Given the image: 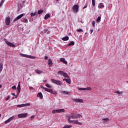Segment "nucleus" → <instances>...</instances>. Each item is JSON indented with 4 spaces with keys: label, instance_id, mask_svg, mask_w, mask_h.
I'll return each instance as SVG.
<instances>
[{
    "label": "nucleus",
    "instance_id": "obj_1",
    "mask_svg": "<svg viewBox=\"0 0 128 128\" xmlns=\"http://www.w3.org/2000/svg\"><path fill=\"white\" fill-rule=\"evenodd\" d=\"M68 120L70 124H79V126H82V122H78V120H70V117L68 118Z\"/></svg>",
    "mask_w": 128,
    "mask_h": 128
},
{
    "label": "nucleus",
    "instance_id": "obj_2",
    "mask_svg": "<svg viewBox=\"0 0 128 128\" xmlns=\"http://www.w3.org/2000/svg\"><path fill=\"white\" fill-rule=\"evenodd\" d=\"M51 82H52V84H56L57 86H62V81L56 80L54 79H51Z\"/></svg>",
    "mask_w": 128,
    "mask_h": 128
},
{
    "label": "nucleus",
    "instance_id": "obj_3",
    "mask_svg": "<svg viewBox=\"0 0 128 128\" xmlns=\"http://www.w3.org/2000/svg\"><path fill=\"white\" fill-rule=\"evenodd\" d=\"M79 6L78 4H74L72 6V12H75V14H78V8H79Z\"/></svg>",
    "mask_w": 128,
    "mask_h": 128
},
{
    "label": "nucleus",
    "instance_id": "obj_4",
    "mask_svg": "<svg viewBox=\"0 0 128 128\" xmlns=\"http://www.w3.org/2000/svg\"><path fill=\"white\" fill-rule=\"evenodd\" d=\"M20 56H22V58H32L33 60L36 58V56L28 55V54H22V53H20Z\"/></svg>",
    "mask_w": 128,
    "mask_h": 128
},
{
    "label": "nucleus",
    "instance_id": "obj_5",
    "mask_svg": "<svg viewBox=\"0 0 128 128\" xmlns=\"http://www.w3.org/2000/svg\"><path fill=\"white\" fill-rule=\"evenodd\" d=\"M4 40L5 41V42L6 43L7 46H11V48H16V45H14V44L8 42V40H7L6 39L4 38Z\"/></svg>",
    "mask_w": 128,
    "mask_h": 128
},
{
    "label": "nucleus",
    "instance_id": "obj_6",
    "mask_svg": "<svg viewBox=\"0 0 128 128\" xmlns=\"http://www.w3.org/2000/svg\"><path fill=\"white\" fill-rule=\"evenodd\" d=\"M42 88L43 90H44L46 92H50L52 94H56V92H54L52 89H48L44 87H43Z\"/></svg>",
    "mask_w": 128,
    "mask_h": 128
},
{
    "label": "nucleus",
    "instance_id": "obj_7",
    "mask_svg": "<svg viewBox=\"0 0 128 128\" xmlns=\"http://www.w3.org/2000/svg\"><path fill=\"white\" fill-rule=\"evenodd\" d=\"M80 116H82V115H80V114H73L70 116V118H72L73 120H74V118H80Z\"/></svg>",
    "mask_w": 128,
    "mask_h": 128
},
{
    "label": "nucleus",
    "instance_id": "obj_8",
    "mask_svg": "<svg viewBox=\"0 0 128 128\" xmlns=\"http://www.w3.org/2000/svg\"><path fill=\"white\" fill-rule=\"evenodd\" d=\"M28 113L20 114H18V118H26V117H28Z\"/></svg>",
    "mask_w": 128,
    "mask_h": 128
},
{
    "label": "nucleus",
    "instance_id": "obj_9",
    "mask_svg": "<svg viewBox=\"0 0 128 128\" xmlns=\"http://www.w3.org/2000/svg\"><path fill=\"white\" fill-rule=\"evenodd\" d=\"M6 26H10V17L8 16L6 19Z\"/></svg>",
    "mask_w": 128,
    "mask_h": 128
},
{
    "label": "nucleus",
    "instance_id": "obj_10",
    "mask_svg": "<svg viewBox=\"0 0 128 128\" xmlns=\"http://www.w3.org/2000/svg\"><path fill=\"white\" fill-rule=\"evenodd\" d=\"M30 104L27 103L26 104H22L17 105L18 108H24V106H30Z\"/></svg>",
    "mask_w": 128,
    "mask_h": 128
},
{
    "label": "nucleus",
    "instance_id": "obj_11",
    "mask_svg": "<svg viewBox=\"0 0 128 128\" xmlns=\"http://www.w3.org/2000/svg\"><path fill=\"white\" fill-rule=\"evenodd\" d=\"M16 117L14 116H12L10 117L8 120H7L6 121L4 122V124H8V122H10L14 118Z\"/></svg>",
    "mask_w": 128,
    "mask_h": 128
},
{
    "label": "nucleus",
    "instance_id": "obj_12",
    "mask_svg": "<svg viewBox=\"0 0 128 128\" xmlns=\"http://www.w3.org/2000/svg\"><path fill=\"white\" fill-rule=\"evenodd\" d=\"M78 90H92V88L90 87H87L86 88H78Z\"/></svg>",
    "mask_w": 128,
    "mask_h": 128
},
{
    "label": "nucleus",
    "instance_id": "obj_13",
    "mask_svg": "<svg viewBox=\"0 0 128 128\" xmlns=\"http://www.w3.org/2000/svg\"><path fill=\"white\" fill-rule=\"evenodd\" d=\"M24 14H21L18 16L16 18H15L14 20V22H16V20H20L21 18H22L24 16Z\"/></svg>",
    "mask_w": 128,
    "mask_h": 128
},
{
    "label": "nucleus",
    "instance_id": "obj_14",
    "mask_svg": "<svg viewBox=\"0 0 128 128\" xmlns=\"http://www.w3.org/2000/svg\"><path fill=\"white\" fill-rule=\"evenodd\" d=\"M74 102H83L84 100L82 99H78L74 98L73 99Z\"/></svg>",
    "mask_w": 128,
    "mask_h": 128
},
{
    "label": "nucleus",
    "instance_id": "obj_15",
    "mask_svg": "<svg viewBox=\"0 0 128 128\" xmlns=\"http://www.w3.org/2000/svg\"><path fill=\"white\" fill-rule=\"evenodd\" d=\"M60 62H64V64H68V62L66 60V59H64V58H60Z\"/></svg>",
    "mask_w": 128,
    "mask_h": 128
},
{
    "label": "nucleus",
    "instance_id": "obj_16",
    "mask_svg": "<svg viewBox=\"0 0 128 128\" xmlns=\"http://www.w3.org/2000/svg\"><path fill=\"white\" fill-rule=\"evenodd\" d=\"M102 120L103 121V124H108V122H109L110 119L108 118H103Z\"/></svg>",
    "mask_w": 128,
    "mask_h": 128
},
{
    "label": "nucleus",
    "instance_id": "obj_17",
    "mask_svg": "<svg viewBox=\"0 0 128 128\" xmlns=\"http://www.w3.org/2000/svg\"><path fill=\"white\" fill-rule=\"evenodd\" d=\"M17 90H18V94H20V82H18V87H17Z\"/></svg>",
    "mask_w": 128,
    "mask_h": 128
},
{
    "label": "nucleus",
    "instance_id": "obj_18",
    "mask_svg": "<svg viewBox=\"0 0 128 128\" xmlns=\"http://www.w3.org/2000/svg\"><path fill=\"white\" fill-rule=\"evenodd\" d=\"M37 97L40 98V100H42V98H43L42 94V92L38 93L37 94Z\"/></svg>",
    "mask_w": 128,
    "mask_h": 128
},
{
    "label": "nucleus",
    "instance_id": "obj_19",
    "mask_svg": "<svg viewBox=\"0 0 128 128\" xmlns=\"http://www.w3.org/2000/svg\"><path fill=\"white\" fill-rule=\"evenodd\" d=\"M35 72H36V74H42V71L38 69H36L35 70Z\"/></svg>",
    "mask_w": 128,
    "mask_h": 128
},
{
    "label": "nucleus",
    "instance_id": "obj_20",
    "mask_svg": "<svg viewBox=\"0 0 128 128\" xmlns=\"http://www.w3.org/2000/svg\"><path fill=\"white\" fill-rule=\"evenodd\" d=\"M21 22H24L25 24H28V19L24 18H22Z\"/></svg>",
    "mask_w": 128,
    "mask_h": 128
},
{
    "label": "nucleus",
    "instance_id": "obj_21",
    "mask_svg": "<svg viewBox=\"0 0 128 128\" xmlns=\"http://www.w3.org/2000/svg\"><path fill=\"white\" fill-rule=\"evenodd\" d=\"M57 112H64V109L62 108V109H59V110H57Z\"/></svg>",
    "mask_w": 128,
    "mask_h": 128
},
{
    "label": "nucleus",
    "instance_id": "obj_22",
    "mask_svg": "<svg viewBox=\"0 0 128 128\" xmlns=\"http://www.w3.org/2000/svg\"><path fill=\"white\" fill-rule=\"evenodd\" d=\"M48 18H50V14H47L45 16H44V20H48Z\"/></svg>",
    "mask_w": 128,
    "mask_h": 128
},
{
    "label": "nucleus",
    "instance_id": "obj_23",
    "mask_svg": "<svg viewBox=\"0 0 128 128\" xmlns=\"http://www.w3.org/2000/svg\"><path fill=\"white\" fill-rule=\"evenodd\" d=\"M48 62L49 66H52V60L49 59Z\"/></svg>",
    "mask_w": 128,
    "mask_h": 128
},
{
    "label": "nucleus",
    "instance_id": "obj_24",
    "mask_svg": "<svg viewBox=\"0 0 128 128\" xmlns=\"http://www.w3.org/2000/svg\"><path fill=\"white\" fill-rule=\"evenodd\" d=\"M98 8H104V6L102 5V3H100L98 6Z\"/></svg>",
    "mask_w": 128,
    "mask_h": 128
},
{
    "label": "nucleus",
    "instance_id": "obj_25",
    "mask_svg": "<svg viewBox=\"0 0 128 128\" xmlns=\"http://www.w3.org/2000/svg\"><path fill=\"white\" fill-rule=\"evenodd\" d=\"M68 36H66L62 38V40L64 41L68 40Z\"/></svg>",
    "mask_w": 128,
    "mask_h": 128
},
{
    "label": "nucleus",
    "instance_id": "obj_26",
    "mask_svg": "<svg viewBox=\"0 0 128 128\" xmlns=\"http://www.w3.org/2000/svg\"><path fill=\"white\" fill-rule=\"evenodd\" d=\"M3 68H4V66H3L2 63H0V74L2 72Z\"/></svg>",
    "mask_w": 128,
    "mask_h": 128
},
{
    "label": "nucleus",
    "instance_id": "obj_27",
    "mask_svg": "<svg viewBox=\"0 0 128 128\" xmlns=\"http://www.w3.org/2000/svg\"><path fill=\"white\" fill-rule=\"evenodd\" d=\"M36 12H32L30 14V16L32 17V16H36Z\"/></svg>",
    "mask_w": 128,
    "mask_h": 128
},
{
    "label": "nucleus",
    "instance_id": "obj_28",
    "mask_svg": "<svg viewBox=\"0 0 128 128\" xmlns=\"http://www.w3.org/2000/svg\"><path fill=\"white\" fill-rule=\"evenodd\" d=\"M66 82L68 84H70L72 81L70 80V78H68L66 80Z\"/></svg>",
    "mask_w": 128,
    "mask_h": 128
},
{
    "label": "nucleus",
    "instance_id": "obj_29",
    "mask_svg": "<svg viewBox=\"0 0 128 128\" xmlns=\"http://www.w3.org/2000/svg\"><path fill=\"white\" fill-rule=\"evenodd\" d=\"M100 20H102V17L98 16V18L96 19V22H100Z\"/></svg>",
    "mask_w": 128,
    "mask_h": 128
},
{
    "label": "nucleus",
    "instance_id": "obj_30",
    "mask_svg": "<svg viewBox=\"0 0 128 128\" xmlns=\"http://www.w3.org/2000/svg\"><path fill=\"white\" fill-rule=\"evenodd\" d=\"M72 125H66L64 126V127L63 128H72Z\"/></svg>",
    "mask_w": 128,
    "mask_h": 128
},
{
    "label": "nucleus",
    "instance_id": "obj_31",
    "mask_svg": "<svg viewBox=\"0 0 128 128\" xmlns=\"http://www.w3.org/2000/svg\"><path fill=\"white\" fill-rule=\"evenodd\" d=\"M63 76L65 78H68V73H66L64 72L63 74Z\"/></svg>",
    "mask_w": 128,
    "mask_h": 128
},
{
    "label": "nucleus",
    "instance_id": "obj_32",
    "mask_svg": "<svg viewBox=\"0 0 128 128\" xmlns=\"http://www.w3.org/2000/svg\"><path fill=\"white\" fill-rule=\"evenodd\" d=\"M68 46H74V41H72Z\"/></svg>",
    "mask_w": 128,
    "mask_h": 128
},
{
    "label": "nucleus",
    "instance_id": "obj_33",
    "mask_svg": "<svg viewBox=\"0 0 128 128\" xmlns=\"http://www.w3.org/2000/svg\"><path fill=\"white\" fill-rule=\"evenodd\" d=\"M46 88H52V86L50 85V84H46Z\"/></svg>",
    "mask_w": 128,
    "mask_h": 128
},
{
    "label": "nucleus",
    "instance_id": "obj_34",
    "mask_svg": "<svg viewBox=\"0 0 128 128\" xmlns=\"http://www.w3.org/2000/svg\"><path fill=\"white\" fill-rule=\"evenodd\" d=\"M64 71H62V70H59L58 72V74H62V76H64Z\"/></svg>",
    "mask_w": 128,
    "mask_h": 128
},
{
    "label": "nucleus",
    "instance_id": "obj_35",
    "mask_svg": "<svg viewBox=\"0 0 128 128\" xmlns=\"http://www.w3.org/2000/svg\"><path fill=\"white\" fill-rule=\"evenodd\" d=\"M42 12H44L42 10H38V14H42Z\"/></svg>",
    "mask_w": 128,
    "mask_h": 128
},
{
    "label": "nucleus",
    "instance_id": "obj_36",
    "mask_svg": "<svg viewBox=\"0 0 128 128\" xmlns=\"http://www.w3.org/2000/svg\"><path fill=\"white\" fill-rule=\"evenodd\" d=\"M116 92V94H122V92H120V90H118V91H116V92Z\"/></svg>",
    "mask_w": 128,
    "mask_h": 128
},
{
    "label": "nucleus",
    "instance_id": "obj_37",
    "mask_svg": "<svg viewBox=\"0 0 128 128\" xmlns=\"http://www.w3.org/2000/svg\"><path fill=\"white\" fill-rule=\"evenodd\" d=\"M62 94H70L69 92L68 91H64L62 92Z\"/></svg>",
    "mask_w": 128,
    "mask_h": 128
},
{
    "label": "nucleus",
    "instance_id": "obj_38",
    "mask_svg": "<svg viewBox=\"0 0 128 128\" xmlns=\"http://www.w3.org/2000/svg\"><path fill=\"white\" fill-rule=\"evenodd\" d=\"M92 4L94 6H96V2H94V0H92Z\"/></svg>",
    "mask_w": 128,
    "mask_h": 128
},
{
    "label": "nucleus",
    "instance_id": "obj_39",
    "mask_svg": "<svg viewBox=\"0 0 128 128\" xmlns=\"http://www.w3.org/2000/svg\"><path fill=\"white\" fill-rule=\"evenodd\" d=\"M88 8V3H86L84 6L83 8V10H84V8Z\"/></svg>",
    "mask_w": 128,
    "mask_h": 128
},
{
    "label": "nucleus",
    "instance_id": "obj_40",
    "mask_svg": "<svg viewBox=\"0 0 128 128\" xmlns=\"http://www.w3.org/2000/svg\"><path fill=\"white\" fill-rule=\"evenodd\" d=\"M10 98V96H8V97L6 98V100H8Z\"/></svg>",
    "mask_w": 128,
    "mask_h": 128
},
{
    "label": "nucleus",
    "instance_id": "obj_41",
    "mask_svg": "<svg viewBox=\"0 0 128 128\" xmlns=\"http://www.w3.org/2000/svg\"><path fill=\"white\" fill-rule=\"evenodd\" d=\"M92 26H94V28L95 24H96V22L92 21Z\"/></svg>",
    "mask_w": 128,
    "mask_h": 128
},
{
    "label": "nucleus",
    "instance_id": "obj_42",
    "mask_svg": "<svg viewBox=\"0 0 128 128\" xmlns=\"http://www.w3.org/2000/svg\"><path fill=\"white\" fill-rule=\"evenodd\" d=\"M78 32H84V30H82V29H78L76 30Z\"/></svg>",
    "mask_w": 128,
    "mask_h": 128
},
{
    "label": "nucleus",
    "instance_id": "obj_43",
    "mask_svg": "<svg viewBox=\"0 0 128 128\" xmlns=\"http://www.w3.org/2000/svg\"><path fill=\"white\" fill-rule=\"evenodd\" d=\"M52 114H56V112H58V110H53L52 111Z\"/></svg>",
    "mask_w": 128,
    "mask_h": 128
},
{
    "label": "nucleus",
    "instance_id": "obj_44",
    "mask_svg": "<svg viewBox=\"0 0 128 128\" xmlns=\"http://www.w3.org/2000/svg\"><path fill=\"white\" fill-rule=\"evenodd\" d=\"M6 0H2V1H1V2H0V4H4V1H5Z\"/></svg>",
    "mask_w": 128,
    "mask_h": 128
},
{
    "label": "nucleus",
    "instance_id": "obj_45",
    "mask_svg": "<svg viewBox=\"0 0 128 128\" xmlns=\"http://www.w3.org/2000/svg\"><path fill=\"white\" fill-rule=\"evenodd\" d=\"M12 90H16V86H12Z\"/></svg>",
    "mask_w": 128,
    "mask_h": 128
},
{
    "label": "nucleus",
    "instance_id": "obj_46",
    "mask_svg": "<svg viewBox=\"0 0 128 128\" xmlns=\"http://www.w3.org/2000/svg\"><path fill=\"white\" fill-rule=\"evenodd\" d=\"M29 89L30 90H34V88H32V86H29Z\"/></svg>",
    "mask_w": 128,
    "mask_h": 128
},
{
    "label": "nucleus",
    "instance_id": "obj_47",
    "mask_svg": "<svg viewBox=\"0 0 128 128\" xmlns=\"http://www.w3.org/2000/svg\"><path fill=\"white\" fill-rule=\"evenodd\" d=\"M48 32V28L44 29V32Z\"/></svg>",
    "mask_w": 128,
    "mask_h": 128
},
{
    "label": "nucleus",
    "instance_id": "obj_48",
    "mask_svg": "<svg viewBox=\"0 0 128 128\" xmlns=\"http://www.w3.org/2000/svg\"><path fill=\"white\" fill-rule=\"evenodd\" d=\"M34 118H36V116H34V115L31 116V120H32V119Z\"/></svg>",
    "mask_w": 128,
    "mask_h": 128
},
{
    "label": "nucleus",
    "instance_id": "obj_49",
    "mask_svg": "<svg viewBox=\"0 0 128 128\" xmlns=\"http://www.w3.org/2000/svg\"><path fill=\"white\" fill-rule=\"evenodd\" d=\"M18 94H20V93H18H18L16 94V96H15L16 98H18Z\"/></svg>",
    "mask_w": 128,
    "mask_h": 128
},
{
    "label": "nucleus",
    "instance_id": "obj_50",
    "mask_svg": "<svg viewBox=\"0 0 128 128\" xmlns=\"http://www.w3.org/2000/svg\"><path fill=\"white\" fill-rule=\"evenodd\" d=\"M90 32H91L90 34H92V32H94V30L90 29Z\"/></svg>",
    "mask_w": 128,
    "mask_h": 128
},
{
    "label": "nucleus",
    "instance_id": "obj_51",
    "mask_svg": "<svg viewBox=\"0 0 128 128\" xmlns=\"http://www.w3.org/2000/svg\"><path fill=\"white\" fill-rule=\"evenodd\" d=\"M48 57L47 56H46L45 57H44V60H48Z\"/></svg>",
    "mask_w": 128,
    "mask_h": 128
},
{
    "label": "nucleus",
    "instance_id": "obj_52",
    "mask_svg": "<svg viewBox=\"0 0 128 128\" xmlns=\"http://www.w3.org/2000/svg\"><path fill=\"white\" fill-rule=\"evenodd\" d=\"M12 96H16V94L14 93H12Z\"/></svg>",
    "mask_w": 128,
    "mask_h": 128
},
{
    "label": "nucleus",
    "instance_id": "obj_53",
    "mask_svg": "<svg viewBox=\"0 0 128 128\" xmlns=\"http://www.w3.org/2000/svg\"><path fill=\"white\" fill-rule=\"evenodd\" d=\"M66 80H67V79L64 78V79H63V80H64V81L66 80Z\"/></svg>",
    "mask_w": 128,
    "mask_h": 128
},
{
    "label": "nucleus",
    "instance_id": "obj_54",
    "mask_svg": "<svg viewBox=\"0 0 128 128\" xmlns=\"http://www.w3.org/2000/svg\"><path fill=\"white\" fill-rule=\"evenodd\" d=\"M2 84H0V88H2Z\"/></svg>",
    "mask_w": 128,
    "mask_h": 128
},
{
    "label": "nucleus",
    "instance_id": "obj_55",
    "mask_svg": "<svg viewBox=\"0 0 128 128\" xmlns=\"http://www.w3.org/2000/svg\"><path fill=\"white\" fill-rule=\"evenodd\" d=\"M44 82H46V80H45Z\"/></svg>",
    "mask_w": 128,
    "mask_h": 128
},
{
    "label": "nucleus",
    "instance_id": "obj_56",
    "mask_svg": "<svg viewBox=\"0 0 128 128\" xmlns=\"http://www.w3.org/2000/svg\"><path fill=\"white\" fill-rule=\"evenodd\" d=\"M2 6V4H0V6Z\"/></svg>",
    "mask_w": 128,
    "mask_h": 128
},
{
    "label": "nucleus",
    "instance_id": "obj_57",
    "mask_svg": "<svg viewBox=\"0 0 128 128\" xmlns=\"http://www.w3.org/2000/svg\"><path fill=\"white\" fill-rule=\"evenodd\" d=\"M2 6V4H0V6Z\"/></svg>",
    "mask_w": 128,
    "mask_h": 128
},
{
    "label": "nucleus",
    "instance_id": "obj_58",
    "mask_svg": "<svg viewBox=\"0 0 128 128\" xmlns=\"http://www.w3.org/2000/svg\"><path fill=\"white\" fill-rule=\"evenodd\" d=\"M0 116H2V114H0Z\"/></svg>",
    "mask_w": 128,
    "mask_h": 128
},
{
    "label": "nucleus",
    "instance_id": "obj_59",
    "mask_svg": "<svg viewBox=\"0 0 128 128\" xmlns=\"http://www.w3.org/2000/svg\"><path fill=\"white\" fill-rule=\"evenodd\" d=\"M56 0V2H58V0Z\"/></svg>",
    "mask_w": 128,
    "mask_h": 128
},
{
    "label": "nucleus",
    "instance_id": "obj_60",
    "mask_svg": "<svg viewBox=\"0 0 128 128\" xmlns=\"http://www.w3.org/2000/svg\"><path fill=\"white\" fill-rule=\"evenodd\" d=\"M50 33V32H48V34H49Z\"/></svg>",
    "mask_w": 128,
    "mask_h": 128
},
{
    "label": "nucleus",
    "instance_id": "obj_61",
    "mask_svg": "<svg viewBox=\"0 0 128 128\" xmlns=\"http://www.w3.org/2000/svg\"><path fill=\"white\" fill-rule=\"evenodd\" d=\"M87 34L86 32V33H85V34Z\"/></svg>",
    "mask_w": 128,
    "mask_h": 128
},
{
    "label": "nucleus",
    "instance_id": "obj_62",
    "mask_svg": "<svg viewBox=\"0 0 128 128\" xmlns=\"http://www.w3.org/2000/svg\"><path fill=\"white\" fill-rule=\"evenodd\" d=\"M14 97H13V100H14Z\"/></svg>",
    "mask_w": 128,
    "mask_h": 128
}]
</instances>
